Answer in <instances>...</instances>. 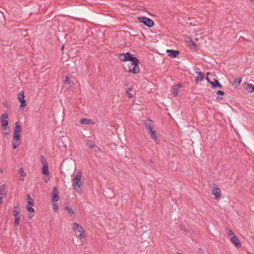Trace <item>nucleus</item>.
I'll return each mask as SVG.
<instances>
[{
    "mask_svg": "<svg viewBox=\"0 0 254 254\" xmlns=\"http://www.w3.org/2000/svg\"><path fill=\"white\" fill-rule=\"evenodd\" d=\"M134 57L133 55L131 54L129 52H127L125 54H120L119 55L120 60L123 62L130 61Z\"/></svg>",
    "mask_w": 254,
    "mask_h": 254,
    "instance_id": "6e6552de",
    "label": "nucleus"
},
{
    "mask_svg": "<svg viewBox=\"0 0 254 254\" xmlns=\"http://www.w3.org/2000/svg\"><path fill=\"white\" fill-rule=\"evenodd\" d=\"M3 106H4V107H5V108H9V107H8V103H7V102L6 101L4 102L3 103Z\"/></svg>",
    "mask_w": 254,
    "mask_h": 254,
    "instance_id": "e433bc0d",
    "label": "nucleus"
},
{
    "mask_svg": "<svg viewBox=\"0 0 254 254\" xmlns=\"http://www.w3.org/2000/svg\"><path fill=\"white\" fill-rule=\"evenodd\" d=\"M73 230L79 233V237L81 240L85 238L84 230L79 224L76 222L73 223Z\"/></svg>",
    "mask_w": 254,
    "mask_h": 254,
    "instance_id": "423d86ee",
    "label": "nucleus"
},
{
    "mask_svg": "<svg viewBox=\"0 0 254 254\" xmlns=\"http://www.w3.org/2000/svg\"><path fill=\"white\" fill-rule=\"evenodd\" d=\"M2 202H3L2 197V196H0V204H2Z\"/></svg>",
    "mask_w": 254,
    "mask_h": 254,
    "instance_id": "ea45409f",
    "label": "nucleus"
},
{
    "mask_svg": "<svg viewBox=\"0 0 254 254\" xmlns=\"http://www.w3.org/2000/svg\"><path fill=\"white\" fill-rule=\"evenodd\" d=\"M53 208L55 212H57L59 211V205L57 203H56V202H54V203L53 204Z\"/></svg>",
    "mask_w": 254,
    "mask_h": 254,
    "instance_id": "bb28decb",
    "label": "nucleus"
},
{
    "mask_svg": "<svg viewBox=\"0 0 254 254\" xmlns=\"http://www.w3.org/2000/svg\"><path fill=\"white\" fill-rule=\"evenodd\" d=\"M189 45L190 47V48L192 49H193L194 50L196 51L197 50V47L196 45L192 40H190L189 42Z\"/></svg>",
    "mask_w": 254,
    "mask_h": 254,
    "instance_id": "6ab92c4d",
    "label": "nucleus"
},
{
    "mask_svg": "<svg viewBox=\"0 0 254 254\" xmlns=\"http://www.w3.org/2000/svg\"><path fill=\"white\" fill-rule=\"evenodd\" d=\"M8 133H9V132H4L3 133V134H4V135H8Z\"/></svg>",
    "mask_w": 254,
    "mask_h": 254,
    "instance_id": "37998d69",
    "label": "nucleus"
},
{
    "mask_svg": "<svg viewBox=\"0 0 254 254\" xmlns=\"http://www.w3.org/2000/svg\"><path fill=\"white\" fill-rule=\"evenodd\" d=\"M92 149H93L94 150V151L96 152H99L100 151L99 148L96 145H95L93 148H92Z\"/></svg>",
    "mask_w": 254,
    "mask_h": 254,
    "instance_id": "f704fd0d",
    "label": "nucleus"
},
{
    "mask_svg": "<svg viewBox=\"0 0 254 254\" xmlns=\"http://www.w3.org/2000/svg\"><path fill=\"white\" fill-rule=\"evenodd\" d=\"M216 98L219 101L222 99V97L220 96H217Z\"/></svg>",
    "mask_w": 254,
    "mask_h": 254,
    "instance_id": "a19ab883",
    "label": "nucleus"
},
{
    "mask_svg": "<svg viewBox=\"0 0 254 254\" xmlns=\"http://www.w3.org/2000/svg\"><path fill=\"white\" fill-rule=\"evenodd\" d=\"M204 78V74L202 72H198V76L196 78V81H201L203 80Z\"/></svg>",
    "mask_w": 254,
    "mask_h": 254,
    "instance_id": "aec40b11",
    "label": "nucleus"
},
{
    "mask_svg": "<svg viewBox=\"0 0 254 254\" xmlns=\"http://www.w3.org/2000/svg\"><path fill=\"white\" fill-rule=\"evenodd\" d=\"M42 172L45 175H48L49 174L48 165H44L42 168Z\"/></svg>",
    "mask_w": 254,
    "mask_h": 254,
    "instance_id": "f3484780",
    "label": "nucleus"
},
{
    "mask_svg": "<svg viewBox=\"0 0 254 254\" xmlns=\"http://www.w3.org/2000/svg\"><path fill=\"white\" fill-rule=\"evenodd\" d=\"M216 94L218 95H223L224 94V92L223 91H221V90H218L216 92Z\"/></svg>",
    "mask_w": 254,
    "mask_h": 254,
    "instance_id": "c9c22d12",
    "label": "nucleus"
},
{
    "mask_svg": "<svg viewBox=\"0 0 254 254\" xmlns=\"http://www.w3.org/2000/svg\"><path fill=\"white\" fill-rule=\"evenodd\" d=\"M18 173L22 176H25L26 174L24 172V170L22 168H20L19 170Z\"/></svg>",
    "mask_w": 254,
    "mask_h": 254,
    "instance_id": "2f4dec72",
    "label": "nucleus"
},
{
    "mask_svg": "<svg viewBox=\"0 0 254 254\" xmlns=\"http://www.w3.org/2000/svg\"><path fill=\"white\" fill-rule=\"evenodd\" d=\"M21 132H14V136L12 140V146L16 149L20 144Z\"/></svg>",
    "mask_w": 254,
    "mask_h": 254,
    "instance_id": "0eeeda50",
    "label": "nucleus"
},
{
    "mask_svg": "<svg viewBox=\"0 0 254 254\" xmlns=\"http://www.w3.org/2000/svg\"><path fill=\"white\" fill-rule=\"evenodd\" d=\"M8 118V115L7 113H4L1 115L0 117V122L3 130H6L8 126V121L6 120Z\"/></svg>",
    "mask_w": 254,
    "mask_h": 254,
    "instance_id": "1a4fd4ad",
    "label": "nucleus"
},
{
    "mask_svg": "<svg viewBox=\"0 0 254 254\" xmlns=\"http://www.w3.org/2000/svg\"><path fill=\"white\" fill-rule=\"evenodd\" d=\"M251 1H253L254 2V0H250Z\"/></svg>",
    "mask_w": 254,
    "mask_h": 254,
    "instance_id": "a18cd8bd",
    "label": "nucleus"
},
{
    "mask_svg": "<svg viewBox=\"0 0 254 254\" xmlns=\"http://www.w3.org/2000/svg\"><path fill=\"white\" fill-rule=\"evenodd\" d=\"M132 90V86L129 87L126 91L127 96L129 98L131 99L133 97L132 95L130 93V91Z\"/></svg>",
    "mask_w": 254,
    "mask_h": 254,
    "instance_id": "a878e982",
    "label": "nucleus"
},
{
    "mask_svg": "<svg viewBox=\"0 0 254 254\" xmlns=\"http://www.w3.org/2000/svg\"><path fill=\"white\" fill-rule=\"evenodd\" d=\"M64 208L67 211L68 214L70 216L75 217V213L72 209L66 204H64Z\"/></svg>",
    "mask_w": 254,
    "mask_h": 254,
    "instance_id": "2eb2a0df",
    "label": "nucleus"
},
{
    "mask_svg": "<svg viewBox=\"0 0 254 254\" xmlns=\"http://www.w3.org/2000/svg\"><path fill=\"white\" fill-rule=\"evenodd\" d=\"M231 242L238 248H241L242 246L239 239L235 235L231 238Z\"/></svg>",
    "mask_w": 254,
    "mask_h": 254,
    "instance_id": "4468645a",
    "label": "nucleus"
},
{
    "mask_svg": "<svg viewBox=\"0 0 254 254\" xmlns=\"http://www.w3.org/2000/svg\"><path fill=\"white\" fill-rule=\"evenodd\" d=\"M137 20L138 22L142 23L145 26H146L149 28L153 27L154 24L153 20L145 16L138 17Z\"/></svg>",
    "mask_w": 254,
    "mask_h": 254,
    "instance_id": "39448f33",
    "label": "nucleus"
},
{
    "mask_svg": "<svg viewBox=\"0 0 254 254\" xmlns=\"http://www.w3.org/2000/svg\"><path fill=\"white\" fill-rule=\"evenodd\" d=\"M19 180H20V181H23V178H20V179H19Z\"/></svg>",
    "mask_w": 254,
    "mask_h": 254,
    "instance_id": "c03bdc74",
    "label": "nucleus"
},
{
    "mask_svg": "<svg viewBox=\"0 0 254 254\" xmlns=\"http://www.w3.org/2000/svg\"><path fill=\"white\" fill-rule=\"evenodd\" d=\"M64 82L67 84H70V80L68 76H66L64 80Z\"/></svg>",
    "mask_w": 254,
    "mask_h": 254,
    "instance_id": "473e14b6",
    "label": "nucleus"
},
{
    "mask_svg": "<svg viewBox=\"0 0 254 254\" xmlns=\"http://www.w3.org/2000/svg\"><path fill=\"white\" fill-rule=\"evenodd\" d=\"M166 52L168 55L172 58L177 57L180 53V52L178 50H167Z\"/></svg>",
    "mask_w": 254,
    "mask_h": 254,
    "instance_id": "ddd939ff",
    "label": "nucleus"
},
{
    "mask_svg": "<svg viewBox=\"0 0 254 254\" xmlns=\"http://www.w3.org/2000/svg\"><path fill=\"white\" fill-rule=\"evenodd\" d=\"M33 214H28V218L29 219H31L32 217L33 216Z\"/></svg>",
    "mask_w": 254,
    "mask_h": 254,
    "instance_id": "58836bf2",
    "label": "nucleus"
},
{
    "mask_svg": "<svg viewBox=\"0 0 254 254\" xmlns=\"http://www.w3.org/2000/svg\"><path fill=\"white\" fill-rule=\"evenodd\" d=\"M21 209L18 205H14L12 212V214L14 217V223L16 226H19L20 222V213Z\"/></svg>",
    "mask_w": 254,
    "mask_h": 254,
    "instance_id": "20e7f679",
    "label": "nucleus"
},
{
    "mask_svg": "<svg viewBox=\"0 0 254 254\" xmlns=\"http://www.w3.org/2000/svg\"><path fill=\"white\" fill-rule=\"evenodd\" d=\"M27 199L28 201V205H30L33 206L34 205V201L33 199L30 197V194H28L27 195Z\"/></svg>",
    "mask_w": 254,
    "mask_h": 254,
    "instance_id": "393cba45",
    "label": "nucleus"
},
{
    "mask_svg": "<svg viewBox=\"0 0 254 254\" xmlns=\"http://www.w3.org/2000/svg\"><path fill=\"white\" fill-rule=\"evenodd\" d=\"M180 87H181V85L179 84V85H178V86L177 87H175L173 89V94L174 96H177L178 95V93H179V88Z\"/></svg>",
    "mask_w": 254,
    "mask_h": 254,
    "instance_id": "5701e85b",
    "label": "nucleus"
},
{
    "mask_svg": "<svg viewBox=\"0 0 254 254\" xmlns=\"http://www.w3.org/2000/svg\"><path fill=\"white\" fill-rule=\"evenodd\" d=\"M80 124H85V125H90L93 124L92 120L86 119H82L80 121Z\"/></svg>",
    "mask_w": 254,
    "mask_h": 254,
    "instance_id": "a211bd4d",
    "label": "nucleus"
},
{
    "mask_svg": "<svg viewBox=\"0 0 254 254\" xmlns=\"http://www.w3.org/2000/svg\"><path fill=\"white\" fill-rule=\"evenodd\" d=\"M60 199V197L59 196V191L57 188L55 187L53 188V192H52V201L53 202H57L59 201Z\"/></svg>",
    "mask_w": 254,
    "mask_h": 254,
    "instance_id": "9d476101",
    "label": "nucleus"
},
{
    "mask_svg": "<svg viewBox=\"0 0 254 254\" xmlns=\"http://www.w3.org/2000/svg\"><path fill=\"white\" fill-rule=\"evenodd\" d=\"M26 208H27V210L29 212H31V213H34V208L31 207V206H29L28 205H27L26 206Z\"/></svg>",
    "mask_w": 254,
    "mask_h": 254,
    "instance_id": "c85d7f7f",
    "label": "nucleus"
},
{
    "mask_svg": "<svg viewBox=\"0 0 254 254\" xmlns=\"http://www.w3.org/2000/svg\"><path fill=\"white\" fill-rule=\"evenodd\" d=\"M150 121H151L149 120L146 121H144L143 124L148 130V132L150 133L151 138L157 142L158 139L156 135V131L153 129V127L151 124H150L149 122Z\"/></svg>",
    "mask_w": 254,
    "mask_h": 254,
    "instance_id": "7ed1b4c3",
    "label": "nucleus"
},
{
    "mask_svg": "<svg viewBox=\"0 0 254 254\" xmlns=\"http://www.w3.org/2000/svg\"><path fill=\"white\" fill-rule=\"evenodd\" d=\"M24 97L25 96L23 91L20 92L17 95V98L21 103L20 109L24 108L26 105V101L24 100Z\"/></svg>",
    "mask_w": 254,
    "mask_h": 254,
    "instance_id": "9b49d317",
    "label": "nucleus"
},
{
    "mask_svg": "<svg viewBox=\"0 0 254 254\" xmlns=\"http://www.w3.org/2000/svg\"><path fill=\"white\" fill-rule=\"evenodd\" d=\"M62 50L64 49V46H62Z\"/></svg>",
    "mask_w": 254,
    "mask_h": 254,
    "instance_id": "de8ad7c7",
    "label": "nucleus"
},
{
    "mask_svg": "<svg viewBox=\"0 0 254 254\" xmlns=\"http://www.w3.org/2000/svg\"><path fill=\"white\" fill-rule=\"evenodd\" d=\"M5 186L2 185L0 187V193L2 195L5 196L6 195V192L5 191Z\"/></svg>",
    "mask_w": 254,
    "mask_h": 254,
    "instance_id": "412c9836",
    "label": "nucleus"
},
{
    "mask_svg": "<svg viewBox=\"0 0 254 254\" xmlns=\"http://www.w3.org/2000/svg\"><path fill=\"white\" fill-rule=\"evenodd\" d=\"M41 162L43 166L44 165H47L48 163L46 159L45 158L43 155H42L40 157Z\"/></svg>",
    "mask_w": 254,
    "mask_h": 254,
    "instance_id": "cd10ccee",
    "label": "nucleus"
},
{
    "mask_svg": "<svg viewBox=\"0 0 254 254\" xmlns=\"http://www.w3.org/2000/svg\"><path fill=\"white\" fill-rule=\"evenodd\" d=\"M177 254H181V253H177Z\"/></svg>",
    "mask_w": 254,
    "mask_h": 254,
    "instance_id": "49530a36",
    "label": "nucleus"
},
{
    "mask_svg": "<svg viewBox=\"0 0 254 254\" xmlns=\"http://www.w3.org/2000/svg\"><path fill=\"white\" fill-rule=\"evenodd\" d=\"M242 78L238 77L234 79V82L238 84H240L242 82Z\"/></svg>",
    "mask_w": 254,
    "mask_h": 254,
    "instance_id": "7c9ffc66",
    "label": "nucleus"
},
{
    "mask_svg": "<svg viewBox=\"0 0 254 254\" xmlns=\"http://www.w3.org/2000/svg\"><path fill=\"white\" fill-rule=\"evenodd\" d=\"M49 180V179L45 178V179H44V181H45V182L46 183H47V182H48V181Z\"/></svg>",
    "mask_w": 254,
    "mask_h": 254,
    "instance_id": "79ce46f5",
    "label": "nucleus"
},
{
    "mask_svg": "<svg viewBox=\"0 0 254 254\" xmlns=\"http://www.w3.org/2000/svg\"><path fill=\"white\" fill-rule=\"evenodd\" d=\"M218 87L219 88H222V85L219 82H216V87Z\"/></svg>",
    "mask_w": 254,
    "mask_h": 254,
    "instance_id": "4c0bfd02",
    "label": "nucleus"
},
{
    "mask_svg": "<svg viewBox=\"0 0 254 254\" xmlns=\"http://www.w3.org/2000/svg\"><path fill=\"white\" fill-rule=\"evenodd\" d=\"M87 145L90 148H93L95 144H94L91 141L88 140L87 142Z\"/></svg>",
    "mask_w": 254,
    "mask_h": 254,
    "instance_id": "c756f323",
    "label": "nucleus"
},
{
    "mask_svg": "<svg viewBox=\"0 0 254 254\" xmlns=\"http://www.w3.org/2000/svg\"><path fill=\"white\" fill-rule=\"evenodd\" d=\"M245 89L249 93H252L254 91V85L250 83H248Z\"/></svg>",
    "mask_w": 254,
    "mask_h": 254,
    "instance_id": "dca6fc26",
    "label": "nucleus"
},
{
    "mask_svg": "<svg viewBox=\"0 0 254 254\" xmlns=\"http://www.w3.org/2000/svg\"><path fill=\"white\" fill-rule=\"evenodd\" d=\"M212 193L215 195L216 199H218L221 197V193L219 188L217 187L215 185L212 188Z\"/></svg>",
    "mask_w": 254,
    "mask_h": 254,
    "instance_id": "f8f14e48",
    "label": "nucleus"
},
{
    "mask_svg": "<svg viewBox=\"0 0 254 254\" xmlns=\"http://www.w3.org/2000/svg\"><path fill=\"white\" fill-rule=\"evenodd\" d=\"M82 172L78 171L74 176L73 179V187L74 190L79 194H81V187L83 186V183L81 182Z\"/></svg>",
    "mask_w": 254,
    "mask_h": 254,
    "instance_id": "f257e3e1",
    "label": "nucleus"
},
{
    "mask_svg": "<svg viewBox=\"0 0 254 254\" xmlns=\"http://www.w3.org/2000/svg\"><path fill=\"white\" fill-rule=\"evenodd\" d=\"M14 132H21V126L18 124V122H16L15 124Z\"/></svg>",
    "mask_w": 254,
    "mask_h": 254,
    "instance_id": "b1692460",
    "label": "nucleus"
},
{
    "mask_svg": "<svg viewBox=\"0 0 254 254\" xmlns=\"http://www.w3.org/2000/svg\"><path fill=\"white\" fill-rule=\"evenodd\" d=\"M208 82L213 86V87L215 88L216 87V82H219V81L217 79H214V81H210V79L208 77H207L206 78Z\"/></svg>",
    "mask_w": 254,
    "mask_h": 254,
    "instance_id": "4be33fe9",
    "label": "nucleus"
},
{
    "mask_svg": "<svg viewBox=\"0 0 254 254\" xmlns=\"http://www.w3.org/2000/svg\"><path fill=\"white\" fill-rule=\"evenodd\" d=\"M226 230L227 231L228 235H230V236L233 235V236H234L233 232H232V231L231 229H230L229 228H226Z\"/></svg>",
    "mask_w": 254,
    "mask_h": 254,
    "instance_id": "72a5a7b5",
    "label": "nucleus"
},
{
    "mask_svg": "<svg viewBox=\"0 0 254 254\" xmlns=\"http://www.w3.org/2000/svg\"><path fill=\"white\" fill-rule=\"evenodd\" d=\"M130 64L128 65V72H132L133 74L137 73L139 72V60L137 58L134 57L130 60Z\"/></svg>",
    "mask_w": 254,
    "mask_h": 254,
    "instance_id": "f03ea898",
    "label": "nucleus"
}]
</instances>
